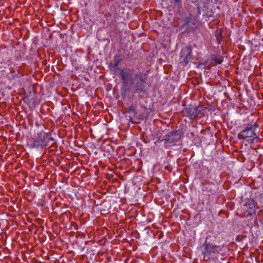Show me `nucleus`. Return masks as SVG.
<instances>
[{"label": "nucleus", "mask_w": 263, "mask_h": 263, "mask_svg": "<svg viewBox=\"0 0 263 263\" xmlns=\"http://www.w3.org/2000/svg\"><path fill=\"white\" fill-rule=\"evenodd\" d=\"M37 139L31 141L30 145L32 148H43L44 147L52 146L54 143V139L50 135L44 132L39 134Z\"/></svg>", "instance_id": "nucleus-4"}, {"label": "nucleus", "mask_w": 263, "mask_h": 263, "mask_svg": "<svg viewBox=\"0 0 263 263\" xmlns=\"http://www.w3.org/2000/svg\"><path fill=\"white\" fill-rule=\"evenodd\" d=\"M180 135L177 132L170 133L164 137V144L166 146L174 145L180 139Z\"/></svg>", "instance_id": "nucleus-5"}, {"label": "nucleus", "mask_w": 263, "mask_h": 263, "mask_svg": "<svg viewBox=\"0 0 263 263\" xmlns=\"http://www.w3.org/2000/svg\"><path fill=\"white\" fill-rule=\"evenodd\" d=\"M192 49L190 47H185L181 49L180 52V59L183 62L184 65H186L190 59L191 55Z\"/></svg>", "instance_id": "nucleus-7"}, {"label": "nucleus", "mask_w": 263, "mask_h": 263, "mask_svg": "<svg viewBox=\"0 0 263 263\" xmlns=\"http://www.w3.org/2000/svg\"><path fill=\"white\" fill-rule=\"evenodd\" d=\"M258 127L256 123L251 122L247 125L245 129L242 130L238 135L239 139H245L250 143L253 142L254 140L258 137L255 132V129Z\"/></svg>", "instance_id": "nucleus-3"}, {"label": "nucleus", "mask_w": 263, "mask_h": 263, "mask_svg": "<svg viewBox=\"0 0 263 263\" xmlns=\"http://www.w3.org/2000/svg\"><path fill=\"white\" fill-rule=\"evenodd\" d=\"M212 236L209 235L206 237L205 242L203 245V251L202 254L203 258L205 260H209L210 258L219 254L221 251L226 247L225 245H215L212 243L213 239H210ZM212 238L214 239L216 238L215 236H213Z\"/></svg>", "instance_id": "nucleus-2"}, {"label": "nucleus", "mask_w": 263, "mask_h": 263, "mask_svg": "<svg viewBox=\"0 0 263 263\" xmlns=\"http://www.w3.org/2000/svg\"><path fill=\"white\" fill-rule=\"evenodd\" d=\"M187 116L190 119H194L198 117L200 111L195 107H189L186 109Z\"/></svg>", "instance_id": "nucleus-8"}, {"label": "nucleus", "mask_w": 263, "mask_h": 263, "mask_svg": "<svg viewBox=\"0 0 263 263\" xmlns=\"http://www.w3.org/2000/svg\"><path fill=\"white\" fill-rule=\"evenodd\" d=\"M147 74L142 71H137L133 68L125 67L121 70V78L125 84L129 82L135 92H142L146 86Z\"/></svg>", "instance_id": "nucleus-1"}, {"label": "nucleus", "mask_w": 263, "mask_h": 263, "mask_svg": "<svg viewBox=\"0 0 263 263\" xmlns=\"http://www.w3.org/2000/svg\"><path fill=\"white\" fill-rule=\"evenodd\" d=\"M158 142H164V137H160L157 141Z\"/></svg>", "instance_id": "nucleus-10"}, {"label": "nucleus", "mask_w": 263, "mask_h": 263, "mask_svg": "<svg viewBox=\"0 0 263 263\" xmlns=\"http://www.w3.org/2000/svg\"><path fill=\"white\" fill-rule=\"evenodd\" d=\"M122 59L120 55H116L114 58L112 63L110 64V67L111 69L115 71L116 73H119L120 76L121 77V70L123 69V68L121 69L119 68V64L121 61Z\"/></svg>", "instance_id": "nucleus-6"}, {"label": "nucleus", "mask_w": 263, "mask_h": 263, "mask_svg": "<svg viewBox=\"0 0 263 263\" xmlns=\"http://www.w3.org/2000/svg\"><path fill=\"white\" fill-rule=\"evenodd\" d=\"M215 61L217 64H221L222 62V60L221 59H215Z\"/></svg>", "instance_id": "nucleus-11"}, {"label": "nucleus", "mask_w": 263, "mask_h": 263, "mask_svg": "<svg viewBox=\"0 0 263 263\" xmlns=\"http://www.w3.org/2000/svg\"><path fill=\"white\" fill-rule=\"evenodd\" d=\"M247 212L248 213V215H252L255 213V210L254 209L251 208L249 210H247Z\"/></svg>", "instance_id": "nucleus-9"}]
</instances>
